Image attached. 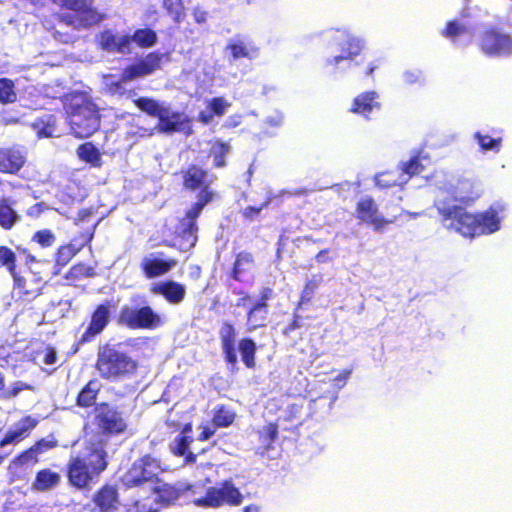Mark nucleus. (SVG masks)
<instances>
[{"label": "nucleus", "instance_id": "23", "mask_svg": "<svg viewBox=\"0 0 512 512\" xmlns=\"http://www.w3.org/2000/svg\"><path fill=\"white\" fill-rule=\"evenodd\" d=\"M255 268V258L252 252L247 250L235 254L234 261L227 272V279L243 283L248 277H252Z\"/></svg>", "mask_w": 512, "mask_h": 512}, {"label": "nucleus", "instance_id": "35", "mask_svg": "<svg viewBox=\"0 0 512 512\" xmlns=\"http://www.w3.org/2000/svg\"><path fill=\"white\" fill-rule=\"evenodd\" d=\"M31 127L40 138L53 137L57 129V118L53 114H44L36 118Z\"/></svg>", "mask_w": 512, "mask_h": 512}, {"label": "nucleus", "instance_id": "63", "mask_svg": "<svg viewBox=\"0 0 512 512\" xmlns=\"http://www.w3.org/2000/svg\"><path fill=\"white\" fill-rule=\"evenodd\" d=\"M193 18L197 24H203L207 21L208 13L198 7L193 10Z\"/></svg>", "mask_w": 512, "mask_h": 512}, {"label": "nucleus", "instance_id": "49", "mask_svg": "<svg viewBox=\"0 0 512 512\" xmlns=\"http://www.w3.org/2000/svg\"><path fill=\"white\" fill-rule=\"evenodd\" d=\"M17 257L15 252L4 245H0V268L5 267L10 274L16 271Z\"/></svg>", "mask_w": 512, "mask_h": 512}, {"label": "nucleus", "instance_id": "43", "mask_svg": "<svg viewBox=\"0 0 512 512\" xmlns=\"http://www.w3.org/2000/svg\"><path fill=\"white\" fill-rule=\"evenodd\" d=\"M226 49L230 51L231 56L234 60L240 58L252 59L254 55L258 53V49L255 47H248L244 42H230L227 44Z\"/></svg>", "mask_w": 512, "mask_h": 512}, {"label": "nucleus", "instance_id": "52", "mask_svg": "<svg viewBox=\"0 0 512 512\" xmlns=\"http://www.w3.org/2000/svg\"><path fill=\"white\" fill-rule=\"evenodd\" d=\"M467 32V27L457 20H451L446 23L445 28L442 31V35L452 41L458 36L463 35Z\"/></svg>", "mask_w": 512, "mask_h": 512}, {"label": "nucleus", "instance_id": "42", "mask_svg": "<svg viewBox=\"0 0 512 512\" xmlns=\"http://www.w3.org/2000/svg\"><path fill=\"white\" fill-rule=\"evenodd\" d=\"M235 418V412L222 404L215 408L211 421L215 428H227L233 424Z\"/></svg>", "mask_w": 512, "mask_h": 512}, {"label": "nucleus", "instance_id": "40", "mask_svg": "<svg viewBox=\"0 0 512 512\" xmlns=\"http://www.w3.org/2000/svg\"><path fill=\"white\" fill-rule=\"evenodd\" d=\"M308 386V378L301 371H297L288 382L287 394L292 397H306Z\"/></svg>", "mask_w": 512, "mask_h": 512}, {"label": "nucleus", "instance_id": "16", "mask_svg": "<svg viewBox=\"0 0 512 512\" xmlns=\"http://www.w3.org/2000/svg\"><path fill=\"white\" fill-rule=\"evenodd\" d=\"M27 155L21 144L0 145V174L18 175L27 163Z\"/></svg>", "mask_w": 512, "mask_h": 512}, {"label": "nucleus", "instance_id": "2", "mask_svg": "<svg viewBox=\"0 0 512 512\" xmlns=\"http://www.w3.org/2000/svg\"><path fill=\"white\" fill-rule=\"evenodd\" d=\"M71 134L79 139L88 138L101 126L99 106L90 93L84 90H72L60 97Z\"/></svg>", "mask_w": 512, "mask_h": 512}, {"label": "nucleus", "instance_id": "20", "mask_svg": "<svg viewBox=\"0 0 512 512\" xmlns=\"http://www.w3.org/2000/svg\"><path fill=\"white\" fill-rule=\"evenodd\" d=\"M13 278V293L19 299L30 302L40 295L42 289L41 279L26 270L23 273L17 271L11 274Z\"/></svg>", "mask_w": 512, "mask_h": 512}, {"label": "nucleus", "instance_id": "53", "mask_svg": "<svg viewBox=\"0 0 512 512\" xmlns=\"http://www.w3.org/2000/svg\"><path fill=\"white\" fill-rule=\"evenodd\" d=\"M319 282L315 279H310L305 283V286L301 292L300 298L297 303V309L303 305L309 303L318 289Z\"/></svg>", "mask_w": 512, "mask_h": 512}, {"label": "nucleus", "instance_id": "30", "mask_svg": "<svg viewBox=\"0 0 512 512\" xmlns=\"http://www.w3.org/2000/svg\"><path fill=\"white\" fill-rule=\"evenodd\" d=\"M128 37L131 52L133 44L139 49H150L158 42L156 31L150 27L137 28L132 34L128 33Z\"/></svg>", "mask_w": 512, "mask_h": 512}, {"label": "nucleus", "instance_id": "37", "mask_svg": "<svg viewBox=\"0 0 512 512\" xmlns=\"http://www.w3.org/2000/svg\"><path fill=\"white\" fill-rule=\"evenodd\" d=\"M100 384L97 380H90L78 393L76 404L82 408H88L95 404Z\"/></svg>", "mask_w": 512, "mask_h": 512}, {"label": "nucleus", "instance_id": "38", "mask_svg": "<svg viewBox=\"0 0 512 512\" xmlns=\"http://www.w3.org/2000/svg\"><path fill=\"white\" fill-rule=\"evenodd\" d=\"M19 215L13 209L9 198L0 199V227L4 230H11L18 222Z\"/></svg>", "mask_w": 512, "mask_h": 512}, {"label": "nucleus", "instance_id": "11", "mask_svg": "<svg viewBox=\"0 0 512 512\" xmlns=\"http://www.w3.org/2000/svg\"><path fill=\"white\" fill-rule=\"evenodd\" d=\"M116 308V304L111 300L96 305L90 315L89 324L76 343L74 352H77L80 345L92 342L103 332L111 319V312Z\"/></svg>", "mask_w": 512, "mask_h": 512}, {"label": "nucleus", "instance_id": "12", "mask_svg": "<svg viewBox=\"0 0 512 512\" xmlns=\"http://www.w3.org/2000/svg\"><path fill=\"white\" fill-rule=\"evenodd\" d=\"M94 423L97 429L106 436L122 434L127 429V423L122 413L102 402L95 407Z\"/></svg>", "mask_w": 512, "mask_h": 512}, {"label": "nucleus", "instance_id": "15", "mask_svg": "<svg viewBox=\"0 0 512 512\" xmlns=\"http://www.w3.org/2000/svg\"><path fill=\"white\" fill-rule=\"evenodd\" d=\"M356 218L369 226L375 231L382 232L385 227L394 223L397 217L386 219L379 213L378 206L374 199L370 196L361 198L355 207Z\"/></svg>", "mask_w": 512, "mask_h": 512}, {"label": "nucleus", "instance_id": "45", "mask_svg": "<svg viewBox=\"0 0 512 512\" xmlns=\"http://www.w3.org/2000/svg\"><path fill=\"white\" fill-rule=\"evenodd\" d=\"M16 100L14 82L9 78H0V103L6 105L14 103Z\"/></svg>", "mask_w": 512, "mask_h": 512}, {"label": "nucleus", "instance_id": "36", "mask_svg": "<svg viewBox=\"0 0 512 512\" xmlns=\"http://www.w3.org/2000/svg\"><path fill=\"white\" fill-rule=\"evenodd\" d=\"M97 275L94 267L83 262L72 265L64 276V279L71 286H76L83 279L93 278Z\"/></svg>", "mask_w": 512, "mask_h": 512}, {"label": "nucleus", "instance_id": "4", "mask_svg": "<svg viewBox=\"0 0 512 512\" xmlns=\"http://www.w3.org/2000/svg\"><path fill=\"white\" fill-rule=\"evenodd\" d=\"M133 103L140 111L157 118L155 129L159 133H183L186 136L193 133V121L184 112L172 110L169 105L151 97H138Z\"/></svg>", "mask_w": 512, "mask_h": 512}, {"label": "nucleus", "instance_id": "19", "mask_svg": "<svg viewBox=\"0 0 512 512\" xmlns=\"http://www.w3.org/2000/svg\"><path fill=\"white\" fill-rule=\"evenodd\" d=\"M479 46L490 57L508 55L512 51V40L498 29L490 27L481 33Z\"/></svg>", "mask_w": 512, "mask_h": 512}, {"label": "nucleus", "instance_id": "61", "mask_svg": "<svg viewBox=\"0 0 512 512\" xmlns=\"http://www.w3.org/2000/svg\"><path fill=\"white\" fill-rule=\"evenodd\" d=\"M300 320H301L300 315L297 314L296 312H294L292 321L283 330L284 334H289L292 331L300 328L301 327Z\"/></svg>", "mask_w": 512, "mask_h": 512}, {"label": "nucleus", "instance_id": "58", "mask_svg": "<svg viewBox=\"0 0 512 512\" xmlns=\"http://www.w3.org/2000/svg\"><path fill=\"white\" fill-rule=\"evenodd\" d=\"M352 369H344L332 379V385L335 388H342L350 378Z\"/></svg>", "mask_w": 512, "mask_h": 512}, {"label": "nucleus", "instance_id": "33", "mask_svg": "<svg viewBox=\"0 0 512 512\" xmlns=\"http://www.w3.org/2000/svg\"><path fill=\"white\" fill-rule=\"evenodd\" d=\"M363 45L357 38L350 37L341 47V54L328 60L330 65H338L342 60L353 61L356 57L361 55Z\"/></svg>", "mask_w": 512, "mask_h": 512}, {"label": "nucleus", "instance_id": "44", "mask_svg": "<svg viewBox=\"0 0 512 512\" xmlns=\"http://www.w3.org/2000/svg\"><path fill=\"white\" fill-rule=\"evenodd\" d=\"M407 182V179L400 181L397 177L396 171H385L379 173L375 177V184L379 188L387 189L395 186H400L401 188Z\"/></svg>", "mask_w": 512, "mask_h": 512}, {"label": "nucleus", "instance_id": "56", "mask_svg": "<svg viewBox=\"0 0 512 512\" xmlns=\"http://www.w3.org/2000/svg\"><path fill=\"white\" fill-rule=\"evenodd\" d=\"M58 446V440L54 436L38 439L31 447L38 456Z\"/></svg>", "mask_w": 512, "mask_h": 512}, {"label": "nucleus", "instance_id": "46", "mask_svg": "<svg viewBox=\"0 0 512 512\" xmlns=\"http://www.w3.org/2000/svg\"><path fill=\"white\" fill-rule=\"evenodd\" d=\"M230 151L228 143L222 141H216L211 150V154L214 161V167L223 168L226 166V157Z\"/></svg>", "mask_w": 512, "mask_h": 512}, {"label": "nucleus", "instance_id": "3", "mask_svg": "<svg viewBox=\"0 0 512 512\" xmlns=\"http://www.w3.org/2000/svg\"><path fill=\"white\" fill-rule=\"evenodd\" d=\"M107 452L91 443L83 455L71 456L66 464L68 484L77 490L89 489L108 466Z\"/></svg>", "mask_w": 512, "mask_h": 512}, {"label": "nucleus", "instance_id": "22", "mask_svg": "<svg viewBox=\"0 0 512 512\" xmlns=\"http://www.w3.org/2000/svg\"><path fill=\"white\" fill-rule=\"evenodd\" d=\"M95 41L98 48L108 53L131 54L128 33L119 35L105 29L96 35Z\"/></svg>", "mask_w": 512, "mask_h": 512}, {"label": "nucleus", "instance_id": "13", "mask_svg": "<svg viewBox=\"0 0 512 512\" xmlns=\"http://www.w3.org/2000/svg\"><path fill=\"white\" fill-rule=\"evenodd\" d=\"M204 208L189 207L183 218L179 220L175 239L178 241V247L182 251L190 250L195 247L198 241V225L197 220Z\"/></svg>", "mask_w": 512, "mask_h": 512}, {"label": "nucleus", "instance_id": "48", "mask_svg": "<svg viewBox=\"0 0 512 512\" xmlns=\"http://www.w3.org/2000/svg\"><path fill=\"white\" fill-rule=\"evenodd\" d=\"M193 438L190 435L178 434L169 448L174 456L180 457L189 451Z\"/></svg>", "mask_w": 512, "mask_h": 512}, {"label": "nucleus", "instance_id": "26", "mask_svg": "<svg viewBox=\"0 0 512 512\" xmlns=\"http://www.w3.org/2000/svg\"><path fill=\"white\" fill-rule=\"evenodd\" d=\"M39 420L31 415L22 417L16 424L15 429L7 431L0 440V448L9 444H15L29 437L32 430L38 425Z\"/></svg>", "mask_w": 512, "mask_h": 512}, {"label": "nucleus", "instance_id": "10", "mask_svg": "<svg viewBox=\"0 0 512 512\" xmlns=\"http://www.w3.org/2000/svg\"><path fill=\"white\" fill-rule=\"evenodd\" d=\"M96 368L105 379H118L136 372L137 363L128 354H99Z\"/></svg>", "mask_w": 512, "mask_h": 512}, {"label": "nucleus", "instance_id": "57", "mask_svg": "<svg viewBox=\"0 0 512 512\" xmlns=\"http://www.w3.org/2000/svg\"><path fill=\"white\" fill-rule=\"evenodd\" d=\"M270 201L265 200L259 206H247L241 211V215L244 219L252 221L259 217L261 211L268 207Z\"/></svg>", "mask_w": 512, "mask_h": 512}, {"label": "nucleus", "instance_id": "8", "mask_svg": "<svg viewBox=\"0 0 512 512\" xmlns=\"http://www.w3.org/2000/svg\"><path fill=\"white\" fill-rule=\"evenodd\" d=\"M244 497L232 480H224L218 487L212 486L204 496L196 498L193 503L198 507L218 508L224 505L239 506Z\"/></svg>", "mask_w": 512, "mask_h": 512}, {"label": "nucleus", "instance_id": "27", "mask_svg": "<svg viewBox=\"0 0 512 512\" xmlns=\"http://www.w3.org/2000/svg\"><path fill=\"white\" fill-rule=\"evenodd\" d=\"M189 488V486L182 488L159 480L152 489L153 493L156 494L155 503L162 507L173 505Z\"/></svg>", "mask_w": 512, "mask_h": 512}, {"label": "nucleus", "instance_id": "9", "mask_svg": "<svg viewBox=\"0 0 512 512\" xmlns=\"http://www.w3.org/2000/svg\"><path fill=\"white\" fill-rule=\"evenodd\" d=\"M118 323L129 329L153 330L164 324L162 317L149 305L130 307L125 305L121 308Z\"/></svg>", "mask_w": 512, "mask_h": 512}, {"label": "nucleus", "instance_id": "1", "mask_svg": "<svg viewBox=\"0 0 512 512\" xmlns=\"http://www.w3.org/2000/svg\"><path fill=\"white\" fill-rule=\"evenodd\" d=\"M501 206H490L482 212L470 213L460 205H452L438 209L441 223L445 229L473 239L482 235L492 234L500 229Z\"/></svg>", "mask_w": 512, "mask_h": 512}, {"label": "nucleus", "instance_id": "64", "mask_svg": "<svg viewBox=\"0 0 512 512\" xmlns=\"http://www.w3.org/2000/svg\"><path fill=\"white\" fill-rule=\"evenodd\" d=\"M213 117H214L213 113L210 110H208V111H200L198 113L197 119L202 124L207 125L213 120Z\"/></svg>", "mask_w": 512, "mask_h": 512}, {"label": "nucleus", "instance_id": "21", "mask_svg": "<svg viewBox=\"0 0 512 512\" xmlns=\"http://www.w3.org/2000/svg\"><path fill=\"white\" fill-rule=\"evenodd\" d=\"M219 339L223 352H255L253 339L245 337L237 344V331L233 323L224 321L219 329Z\"/></svg>", "mask_w": 512, "mask_h": 512}, {"label": "nucleus", "instance_id": "34", "mask_svg": "<svg viewBox=\"0 0 512 512\" xmlns=\"http://www.w3.org/2000/svg\"><path fill=\"white\" fill-rule=\"evenodd\" d=\"M61 476L59 473L44 468L36 473L32 488L36 491H47L60 483Z\"/></svg>", "mask_w": 512, "mask_h": 512}, {"label": "nucleus", "instance_id": "14", "mask_svg": "<svg viewBox=\"0 0 512 512\" xmlns=\"http://www.w3.org/2000/svg\"><path fill=\"white\" fill-rule=\"evenodd\" d=\"M274 297L271 287H262L258 299L253 302L246 312V328L254 331L267 325L269 317V301Z\"/></svg>", "mask_w": 512, "mask_h": 512}, {"label": "nucleus", "instance_id": "59", "mask_svg": "<svg viewBox=\"0 0 512 512\" xmlns=\"http://www.w3.org/2000/svg\"><path fill=\"white\" fill-rule=\"evenodd\" d=\"M234 294L239 296V299L236 301V307H246L248 303L251 302V296L250 294L245 290H237L234 291Z\"/></svg>", "mask_w": 512, "mask_h": 512}, {"label": "nucleus", "instance_id": "18", "mask_svg": "<svg viewBox=\"0 0 512 512\" xmlns=\"http://www.w3.org/2000/svg\"><path fill=\"white\" fill-rule=\"evenodd\" d=\"M163 58L164 54L159 51L149 52L122 70L123 80L129 82L153 74L162 68Z\"/></svg>", "mask_w": 512, "mask_h": 512}, {"label": "nucleus", "instance_id": "6", "mask_svg": "<svg viewBox=\"0 0 512 512\" xmlns=\"http://www.w3.org/2000/svg\"><path fill=\"white\" fill-rule=\"evenodd\" d=\"M181 178L182 189L187 192H197L196 201L191 207L205 208L218 197V193L212 188V179L208 171L197 164H190L176 172Z\"/></svg>", "mask_w": 512, "mask_h": 512}, {"label": "nucleus", "instance_id": "7", "mask_svg": "<svg viewBox=\"0 0 512 512\" xmlns=\"http://www.w3.org/2000/svg\"><path fill=\"white\" fill-rule=\"evenodd\" d=\"M166 471L167 466L160 457L145 454L132 463L121 477V482L128 489L141 487L149 482L158 483L159 475Z\"/></svg>", "mask_w": 512, "mask_h": 512}, {"label": "nucleus", "instance_id": "29", "mask_svg": "<svg viewBox=\"0 0 512 512\" xmlns=\"http://www.w3.org/2000/svg\"><path fill=\"white\" fill-rule=\"evenodd\" d=\"M152 292L162 295L171 304L181 303L186 295L184 285L173 280L161 282L152 288Z\"/></svg>", "mask_w": 512, "mask_h": 512}, {"label": "nucleus", "instance_id": "28", "mask_svg": "<svg viewBox=\"0 0 512 512\" xmlns=\"http://www.w3.org/2000/svg\"><path fill=\"white\" fill-rule=\"evenodd\" d=\"M177 264L173 258L161 259L146 257L141 262V269L147 278H155L168 273Z\"/></svg>", "mask_w": 512, "mask_h": 512}, {"label": "nucleus", "instance_id": "25", "mask_svg": "<svg viewBox=\"0 0 512 512\" xmlns=\"http://www.w3.org/2000/svg\"><path fill=\"white\" fill-rule=\"evenodd\" d=\"M92 502L98 512H115L120 506L118 489L114 485L104 484L95 491Z\"/></svg>", "mask_w": 512, "mask_h": 512}, {"label": "nucleus", "instance_id": "55", "mask_svg": "<svg viewBox=\"0 0 512 512\" xmlns=\"http://www.w3.org/2000/svg\"><path fill=\"white\" fill-rule=\"evenodd\" d=\"M230 106L231 103L223 97H214L208 102L207 109L210 110L214 116L221 117Z\"/></svg>", "mask_w": 512, "mask_h": 512}, {"label": "nucleus", "instance_id": "17", "mask_svg": "<svg viewBox=\"0 0 512 512\" xmlns=\"http://www.w3.org/2000/svg\"><path fill=\"white\" fill-rule=\"evenodd\" d=\"M95 229L96 224L79 233L69 243L60 245L54 254L55 264L58 267L66 266L83 248L92 242Z\"/></svg>", "mask_w": 512, "mask_h": 512}, {"label": "nucleus", "instance_id": "31", "mask_svg": "<svg viewBox=\"0 0 512 512\" xmlns=\"http://www.w3.org/2000/svg\"><path fill=\"white\" fill-rule=\"evenodd\" d=\"M39 462V456L30 446L17 454L9 463L8 471L18 475L29 467H33Z\"/></svg>", "mask_w": 512, "mask_h": 512}, {"label": "nucleus", "instance_id": "60", "mask_svg": "<svg viewBox=\"0 0 512 512\" xmlns=\"http://www.w3.org/2000/svg\"><path fill=\"white\" fill-rule=\"evenodd\" d=\"M51 30V34L53 36L54 39H56L57 41L63 43V44H69V43H73L74 40H73V37L72 35L68 34V33H62L56 29H50Z\"/></svg>", "mask_w": 512, "mask_h": 512}, {"label": "nucleus", "instance_id": "32", "mask_svg": "<svg viewBox=\"0 0 512 512\" xmlns=\"http://www.w3.org/2000/svg\"><path fill=\"white\" fill-rule=\"evenodd\" d=\"M257 434L260 442L259 453L265 455L274 449V443L278 438V424L276 422H268L258 430Z\"/></svg>", "mask_w": 512, "mask_h": 512}, {"label": "nucleus", "instance_id": "41", "mask_svg": "<svg viewBox=\"0 0 512 512\" xmlns=\"http://www.w3.org/2000/svg\"><path fill=\"white\" fill-rule=\"evenodd\" d=\"M162 7L175 24L185 20L187 13L184 0H162Z\"/></svg>", "mask_w": 512, "mask_h": 512}, {"label": "nucleus", "instance_id": "54", "mask_svg": "<svg viewBox=\"0 0 512 512\" xmlns=\"http://www.w3.org/2000/svg\"><path fill=\"white\" fill-rule=\"evenodd\" d=\"M32 241L39 244L42 248H48L55 243L56 236L49 229H41L33 234Z\"/></svg>", "mask_w": 512, "mask_h": 512}, {"label": "nucleus", "instance_id": "51", "mask_svg": "<svg viewBox=\"0 0 512 512\" xmlns=\"http://www.w3.org/2000/svg\"><path fill=\"white\" fill-rule=\"evenodd\" d=\"M474 138L477 140L480 148L484 151L493 150L497 152L500 150L502 141L501 138H492L491 136L482 134L480 132H476L474 134Z\"/></svg>", "mask_w": 512, "mask_h": 512}, {"label": "nucleus", "instance_id": "62", "mask_svg": "<svg viewBox=\"0 0 512 512\" xmlns=\"http://www.w3.org/2000/svg\"><path fill=\"white\" fill-rule=\"evenodd\" d=\"M216 428H211L209 425L202 427L201 432L198 435V440L201 442L207 441L215 434Z\"/></svg>", "mask_w": 512, "mask_h": 512}, {"label": "nucleus", "instance_id": "24", "mask_svg": "<svg viewBox=\"0 0 512 512\" xmlns=\"http://www.w3.org/2000/svg\"><path fill=\"white\" fill-rule=\"evenodd\" d=\"M381 109L379 94L376 91H365L358 94L352 101L349 111L367 120L371 115Z\"/></svg>", "mask_w": 512, "mask_h": 512}, {"label": "nucleus", "instance_id": "5", "mask_svg": "<svg viewBox=\"0 0 512 512\" xmlns=\"http://www.w3.org/2000/svg\"><path fill=\"white\" fill-rule=\"evenodd\" d=\"M69 12L57 14L59 22L75 30L89 29L99 24L104 16L94 7V0H52Z\"/></svg>", "mask_w": 512, "mask_h": 512}, {"label": "nucleus", "instance_id": "47", "mask_svg": "<svg viewBox=\"0 0 512 512\" xmlns=\"http://www.w3.org/2000/svg\"><path fill=\"white\" fill-rule=\"evenodd\" d=\"M128 82L127 80H123V75L121 74L120 79L111 81L106 84L107 91L111 95H117L119 97L126 96L129 99H132V101L136 96L135 89L126 90L124 87V83Z\"/></svg>", "mask_w": 512, "mask_h": 512}, {"label": "nucleus", "instance_id": "50", "mask_svg": "<svg viewBox=\"0 0 512 512\" xmlns=\"http://www.w3.org/2000/svg\"><path fill=\"white\" fill-rule=\"evenodd\" d=\"M400 170L402 174L408 175V180L409 178L420 174L424 170V166L421 163L419 156H413L408 161L400 164Z\"/></svg>", "mask_w": 512, "mask_h": 512}, {"label": "nucleus", "instance_id": "39", "mask_svg": "<svg viewBox=\"0 0 512 512\" xmlns=\"http://www.w3.org/2000/svg\"><path fill=\"white\" fill-rule=\"evenodd\" d=\"M76 153L80 160L93 167H100L102 165L101 153L92 142L80 144Z\"/></svg>", "mask_w": 512, "mask_h": 512}]
</instances>
